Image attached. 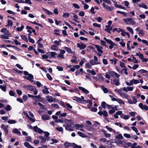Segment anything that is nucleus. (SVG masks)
Wrapping results in <instances>:
<instances>
[{
	"label": "nucleus",
	"mask_w": 148,
	"mask_h": 148,
	"mask_svg": "<svg viewBox=\"0 0 148 148\" xmlns=\"http://www.w3.org/2000/svg\"><path fill=\"white\" fill-rule=\"evenodd\" d=\"M123 21L127 24L135 25L136 24V22L134 20L131 18H124L123 19Z\"/></svg>",
	"instance_id": "f257e3e1"
},
{
	"label": "nucleus",
	"mask_w": 148,
	"mask_h": 148,
	"mask_svg": "<svg viewBox=\"0 0 148 148\" xmlns=\"http://www.w3.org/2000/svg\"><path fill=\"white\" fill-rule=\"evenodd\" d=\"M98 114L100 116H102L103 115V117L108 122H109L108 119L106 118V117L108 116V112L104 110L103 111H100L98 112Z\"/></svg>",
	"instance_id": "f03ea898"
},
{
	"label": "nucleus",
	"mask_w": 148,
	"mask_h": 148,
	"mask_svg": "<svg viewBox=\"0 0 148 148\" xmlns=\"http://www.w3.org/2000/svg\"><path fill=\"white\" fill-rule=\"evenodd\" d=\"M64 122L67 125V126H70L71 127H72L74 123L73 121L71 119H65L64 120Z\"/></svg>",
	"instance_id": "7ed1b4c3"
},
{
	"label": "nucleus",
	"mask_w": 148,
	"mask_h": 148,
	"mask_svg": "<svg viewBox=\"0 0 148 148\" xmlns=\"http://www.w3.org/2000/svg\"><path fill=\"white\" fill-rule=\"evenodd\" d=\"M132 99H128V102L130 104H136L137 102V100L135 97L133 96H131Z\"/></svg>",
	"instance_id": "20e7f679"
},
{
	"label": "nucleus",
	"mask_w": 148,
	"mask_h": 148,
	"mask_svg": "<svg viewBox=\"0 0 148 148\" xmlns=\"http://www.w3.org/2000/svg\"><path fill=\"white\" fill-rule=\"evenodd\" d=\"M59 51L60 52V53L58 55L57 57L62 59H64V54L65 53V51L64 50H62L60 49H59Z\"/></svg>",
	"instance_id": "39448f33"
},
{
	"label": "nucleus",
	"mask_w": 148,
	"mask_h": 148,
	"mask_svg": "<svg viewBox=\"0 0 148 148\" xmlns=\"http://www.w3.org/2000/svg\"><path fill=\"white\" fill-rule=\"evenodd\" d=\"M45 98L49 102L51 103L56 101V99L52 96L47 95L46 96Z\"/></svg>",
	"instance_id": "423d86ee"
},
{
	"label": "nucleus",
	"mask_w": 148,
	"mask_h": 148,
	"mask_svg": "<svg viewBox=\"0 0 148 148\" xmlns=\"http://www.w3.org/2000/svg\"><path fill=\"white\" fill-rule=\"evenodd\" d=\"M8 125L5 126L3 124L1 125V128L4 130L5 134H7L8 133Z\"/></svg>",
	"instance_id": "0eeeda50"
},
{
	"label": "nucleus",
	"mask_w": 148,
	"mask_h": 148,
	"mask_svg": "<svg viewBox=\"0 0 148 148\" xmlns=\"http://www.w3.org/2000/svg\"><path fill=\"white\" fill-rule=\"evenodd\" d=\"M47 54L49 56V58L52 57L56 58V56L57 55V53L55 52H50L47 53Z\"/></svg>",
	"instance_id": "6e6552de"
},
{
	"label": "nucleus",
	"mask_w": 148,
	"mask_h": 148,
	"mask_svg": "<svg viewBox=\"0 0 148 148\" xmlns=\"http://www.w3.org/2000/svg\"><path fill=\"white\" fill-rule=\"evenodd\" d=\"M109 73L112 77H116L118 78L120 76L119 75L114 71H110L109 72Z\"/></svg>",
	"instance_id": "1a4fd4ad"
},
{
	"label": "nucleus",
	"mask_w": 148,
	"mask_h": 148,
	"mask_svg": "<svg viewBox=\"0 0 148 148\" xmlns=\"http://www.w3.org/2000/svg\"><path fill=\"white\" fill-rule=\"evenodd\" d=\"M77 46L81 50H82L84 49L86 47V46L83 43H77Z\"/></svg>",
	"instance_id": "9d476101"
},
{
	"label": "nucleus",
	"mask_w": 148,
	"mask_h": 148,
	"mask_svg": "<svg viewBox=\"0 0 148 148\" xmlns=\"http://www.w3.org/2000/svg\"><path fill=\"white\" fill-rule=\"evenodd\" d=\"M34 131L36 132H38L39 133H41L43 132V131L40 128H38L37 126H34L33 127Z\"/></svg>",
	"instance_id": "9b49d317"
},
{
	"label": "nucleus",
	"mask_w": 148,
	"mask_h": 148,
	"mask_svg": "<svg viewBox=\"0 0 148 148\" xmlns=\"http://www.w3.org/2000/svg\"><path fill=\"white\" fill-rule=\"evenodd\" d=\"M138 106L139 107L143 110H148V106L145 105H143L142 103H140Z\"/></svg>",
	"instance_id": "f8f14e48"
},
{
	"label": "nucleus",
	"mask_w": 148,
	"mask_h": 148,
	"mask_svg": "<svg viewBox=\"0 0 148 148\" xmlns=\"http://www.w3.org/2000/svg\"><path fill=\"white\" fill-rule=\"evenodd\" d=\"M94 45L95 46L96 48L97 51L100 53H102L103 51L102 50V49H103V47L101 46H99V45Z\"/></svg>",
	"instance_id": "ddd939ff"
},
{
	"label": "nucleus",
	"mask_w": 148,
	"mask_h": 148,
	"mask_svg": "<svg viewBox=\"0 0 148 148\" xmlns=\"http://www.w3.org/2000/svg\"><path fill=\"white\" fill-rule=\"evenodd\" d=\"M78 88L86 94H88L89 93V92L88 90L82 87L79 86Z\"/></svg>",
	"instance_id": "4468645a"
},
{
	"label": "nucleus",
	"mask_w": 148,
	"mask_h": 148,
	"mask_svg": "<svg viewBox=\"0 0 148 148\" xmlns=\"http://www.w3.org/2000/svg\"><path fill=\"white\" fill-rule=\"evenodd\" d=\"M63 48L68 53L74 54L75 53L74 52L72 51V50L70 48L67 47H63Z\"/></svg>",
	"instance_id": "2eb2a0df"
},
{
	"label": "nucleus",
	"mask_w": 148,
	"mask_h": 148,
	"mask_svg": "<svg viewBox=\"0 0 148 148\" xmlns=\"http://www.w3.org/2000/svg\"><path fill=\"white\" fill-rule=\"evenodd\" d=\"M120 96L123 98L125 99H128L129 97V95L125 92H122Z\"/></svg>",
	"instance_id": "dca6fc26"
},
{
	"label": "nucleus",
	"mask_w": 148,
	"mask_h": 148,
	"mask_svg": "<svg viewBox=\"0 0 148 148\" xmlns=\"http://www.w3.org/2000/svg\"><path fill=\"white\" fill-rule=\"evenodd\" d=\"M16 1L18 3H28L29 4H31L32 3L30 0H25V1H20L19 0H17Z\"/></svg>",
	"instance_id": "f3484780"
},
{
	"label": "nucleus",
	"mask_w": 148,
	"mask_h": 148,
	"mask_svg": "<svg viewBox=\"0 0 148 148\" xmlns=\"http://www.w3.org/2000/svg\"><path fill=\"white\" fill-rule=\"evenodd\" d=\"M105 27L106 28L105 29V30L106 31L110 33V31L112 30V28L110 27V25H106Z\"/></svg>",
	"instance_id": "a211bd4d"
},
{
	"label": "nucleus",
	"mask_w": 148,
	"mask_h": 148,
	"mask_svg": "<svg viewBox=\"0 0 148 148\" xmlns=\"http://www.w3.org/2000/svg\"><path fill=\"white\" fill-rule=\"evenodd\" d=\"M42 9L43 11L45 12L48 15H51L53 13L52 12L48 10L45 9L44 8H42Z\"/></svg>",
	"instance_id": "6ab92c4d"
},
{
	"label": "nucleus",
	"mask_w": 148,
	"mask_h": 148,
	"mask_svg": "<svg viewBox=\"0 0 148 148\" xmlns=\"http://www.w3.org/2000/svg\"><path fill=\"white\" fill-rule=\"evenodd\" d=\"M12 132L14 134L20 135L21 134V132L19 131L17 128H14L12 130Z\"/></svg>",
	"instance_id": "aec40b11"
},
{
	"label": "nucleus",
	"mask_w": 148,
	"mask_h": 148,
	"mask_svg": "<svg viewBox=\"0 0 148 148\" xmlns=\"http://www.w3.org/2000/svg\"><path fill=\"white\" fill-rule=\"evenodd\" d=\"M42 119L44 120H48L49 116L47 115H42Z\"/></svg>",
	"instance_id": "412c9836"
},
{
	"label": "nucleus",
	"mask_w": 148,
	"mask_h": 148,
	"mask_svg": "<svg viewBox=\"0 0 148 148\" xmlns=\"http://www.w3.org/2000/svg\"><path fill=\"white\" fill-rule=\"evenodd\" d=\"M138 6L145 9H147V6L144 3H139L138 5Z\"/></svg>",
	"instance_id": "4be33fe9"
},
{
	"label": "nucleus",
	"mask_w": 148,
	"mask_h": 148,
	"mask_svg": "<svg viewBox=\"0 0 148 148\" xmlns=\"http://www.w3.org/2000/svg\"><path fill=\"white\" fill-rule=\"evenodd\" d=\"M119 79H113V82L114 84L116 86L119 85L120 84L119 82Z\"/></svg>",
	"instance_id": "5701e85b"
},
{
	"label": "nucleus",
	"mask_w": 148,
	"mask_h": 148,
	"mask_svg": "<svg viewBox=\"0 0 148 148\" xmlns=\"http://www.w3.org/2000/svg\"><path fill=\"white\" fill-rule=\"evenodd\" d=\"M121 117L124 119L127 120L130 117V116L127 115H121Z\"/></svg>",
	"instance_id": "b1692460"
},
{
	"label": "nucleus",
	"mask_w": 148,
	"mask_h": 148,
	"mask_svg": "<svg viewBox=\"0 0 148 148\" xmlns=\"http://www.w3.org/2000/svg\"><path fill=\"white\" fill-rule=\"evenodd\" d=\"M39 138L42 140L40 143L42 144L45 143L46 142V140H47L46 139V138H45L41 136H40L39 137Z\"/></svg>",
	"instance_id": "393cba45"
},
{
	"label": "nucleus",
	"mask_w": 148,
	"mask_h": 148,
	"mask_svg": "<svg viewBox=\"0 0 148 148\" xmlns=\"http://www.w3.org/2000/svg\"><path fill=\"white\" fill-rule=\"evenodd\" d=\"M24 145L25 147L28 148H34L33 147L31 146L29 143L27 142L24 143Z\"/></svg>",
	"instance_id": "a878e982"
},
{
	"label": "nucleus",
	"mask_w": 148,
	"mask_h": 148,
	"mask_svg": "<svg viewBox=\"0 0 148 148\" xmlns=\"http://www.w3.org/2000/svg\"><path fill=\"white\" fill-rule=\"evenodd\" d=\"M73 99L78 102H79L81 101V98L77 97H73Z\"/></svg>",
	"instance_id": "bb28decb"
},
{
	"label": "nucleus",
	"mask_w": 148,
	"mask_h": 148,
	"mask_svg": "<svg viewBox=\"0 0 148 148\" xmlns=\"http://www.w3.org/2000/svg\"><path fill=\"white\" fill-rule=\"evenodd\" d=\"M130 81L132 85H133V84H137L139 83V81H138L137 80L135 79H132V80H131Z\"/></svg>",
	"instance_id": "cd10ccee"
},
{
	"label": "nucleus",
	"mask_w": 148,
	"mask_h": 148,
	"mask_svg": "<svg viewBox=\"0 0 148 148\" xmlns=\"http://www.w3.org/2000/svg\"><path fill=\"white\" fill-rule=\"evenodd\" d=\"M117 61V60L115 58H114L113 59H110V62H111L112 64L114 63V64H116Z\"/></svg>",
	"instance_id": "c85d7f7f"
},
{
	"label": "nucleus",
	"mask_w": 148,
	"mask_h": 148,
	"mask_svg": "<svg viewBox=\"0 0 148 148\" xmlns=\"http://www.w3.org/2000/svg\"><path fill=\"white\" fill-rule=\"evenodd\" d=\"M75 126L76 127L77 129H78L79 128H83L84 127V126L83 125H79L78 124H75Z\"/></svg>",
	"instance_id": "c756f323"
},
{
	"label": "nucleus",
	"mask_w": 148,
	"mask_h": 148,
	"mask_svg": "<svg viewBox=\"0 0 148 148\" xmlns=\"http://www.w3.org/2000/svg\"><path fill=\"white\" fill-rule=\"evenodd\" d=\"M51 49L54 51H57L58 50V47L56 45H53L51 47Z\"/></svg>",
	"instance_id": "7c9ffc66"
},
{
	"label": "nucleus",
	"mask_w": 148,
	"mask_h": 148,
	"mask_svg": "<svg viewBox=\"0 0 148 148\" xmlns=\"http://www.w3.org/2000/svg\"><path fill=\"white\" fill-rule=\"evenodd\" d=\"M89 63L91 65H94L99 64V63L98 62H95L93 60H90L89 62Z\"/></svg>",
	"instance_id": "2f4dec72"
},
{
	"label": "nucleus",
	"mask_w": 148,
	"mask_h": 148,
	"mask_svg": "<svg viewBox=\"0 0 148 148\" xmlns=\"http://www.w3.org/2000/svg\"><path fill=\"white\" fill-rule=\"evenodd\" d=\"M4 34L5 35L8 36V37L11 36V34L8 30H7L5 32H4Z\"/></svg>",
	"instance_id": "473e14b6"
},
{
	"label": "nucleus",
	"mask_w": 148,
	"mask_h": 148,
	"mask_svg": "<svg viewBox=\"0 0 148 148\" xmlns=\"http://www.w3.org/2000/svg\"><path fill=\"white\" fill-rule=\"evenodd\" d=\"M44 134H45V137H46V139L47 140V141H48L49 139H50V138L48 137L49 136V133L47 132H44Z\"/></svg>",
	"instance_id": "72a5a7b5"
},
{
	"label": "nucleus",
	"mask_w": 148,
	"mask_h": 148,
	"mask_svg": "<svg viewBox=\"0 0 148 148\" xmlns=\"http://www.w3.org/2000/svg\"><path fill=\"white\" fill-rule=\"evenodd\" d=\"M114 5H115V6L116 7V8L122 9H124L125 10L126 9L125 8V7H124L122 5H119L118 4H115Z\"/></svg>",
	"instance_id": "f704fd0d"
},
{
	"label": "nucleus",
	"mask_w": 148,
	"mask_h": 148,
	"mask_svg": "<svg viewBox=\"0 0 148 148\" xmlns=\"http://www.w3.org/2000/svg\"><path fill=\"white\" fill-rule=\"evenodd\" d=\"M48 88L44 89L42 90L43 93L47 95L49 93V92L48 90Z\"/></svg>",
	"instance_id": "c9c22d12"
},
{
	"label": "nucleus",
	"mask_w": 148,
	"mask_h": 148,
	"mask_svg": "<svg viewBox=\"0 0 148 148\" xmlns=\"http://www.w3.org/2000/svg\"><path fill=\"white\" fill-rule=\"evenodd\" d=\"M122 4H124V5L128 8H130L129 6V3L127 1H125L122 3Z\"/></svg>",
	"instance_id": "e433bc0d"
},
{
	"label": "nucleus",
	"mask_w": 148,
	"mask_h": 148,
	"mask_svg": "<svg viewBox=\"0 0 148 148\" xmlns=\"http://www.w3.org/2000/svg\"><path fill=\"white\" fill-rule=\"evenodd\" d=\"M86 71L87 72L90 73L92 74V75H94L96 74V73L95 72V71L93 70H90L89 69H88L86 70Z\"/></svg>",
	"instance_id": "4c0bfd02"
},
{
	"label": "nucleus",
	"mask_w": 148,
	"mask_h": 148,
	"mask_svg": "<svg viewBox=\"0 0 148 148\" xmlns=\"http://www.w3.org/2000/svg\"><path fill=\"white\" fill-rule=\"evenodd\" d=\"M21 39L23 40H24L26 42H28V40L27 39V38L26 36L24 35H21Z\"/></svg>",
	"instance_id": "58836bf2"
},
{
	"label": "nucleus",
	"mask_w": 148,
	"mask_h": 148,
	"mask_svg": "<svg viewBox=\"0 0 148 148\" xmlns=\"http://www.w3.org/2000/svg\"><path fill=\"white\" fill-rule=\"evenodd\" d=\"M115 92H116L117 93H118L120 95H121V94L122 92V89H118L117 88L115 90Z\"/></svg>",
	"instance_id": "ea45409f"
},
{
	"label": "nucleus",
	"mask_w": 148,
	"mask_h": 148,
	"mask_svg": "<svg viewBox=\"0 0 148 148\" xmlns=\"http://www.w3.org/2000/svg\"><path fill=\"white\" fill-rule=\"evenodd\" d=\"M101 89L102 90H103L104 93H106L108 92V89L104 86H102L101 87Z\"/></svg>",
	"instance_id": "a19ab883"
},
{
	"label": "nucleus",
	"mask_w": 148,
	"mask_h": 148,
	"mask_svg": "<svg viewBox=\"0 0 148 148\" xmlns=\"http://www.w3.org/2000/svg\"><path fill=\"white\" fill-rule=\"evenodd\" d=\"M27 87L30 90L32 91H34L36 88L32 86L31 85H28L27 86Z\"/></svg>",
	"instance_id": "79ce46f5"
},
{
	"label": "nucleus",
	"mask_w": 148,
	"mask_h": 148,
	"mask_svg": "<svg viewBox=\"0 0 148 148\" xmlns=\"http://www.w3.org/2000/svg\"><path fill=\"white\" fill-rule=\"evenodd\" d=\"M0 88L3 91L5 92L6 90V86L5 85H0Z\"/></svg>",
	"instance_id": "37998d69"
},
{
	"label": "nucleus",
	"mask_w": 148,
	"mask_h": 148,
	"mask_svg": "<svg viewBox=\"0 0 148 148\" xmlns=\"http://www.w3.org/2000/svg\"><path fill=\"white\" fill-rule=\"evenodd\" d=\"M77 134L80 136L84 138L86 137V136L85 135L84 133L80 132H77Z\"/></svg>",
	"instance_id": "c03bdc74"
},
{
	"label": "nucleus",
	"mask_w": 148,
	"mask_h": 148,
	"mask_svg": "<svg viewBox=\"0 0 148 148\" xmlns=\"http://www.w3.org/2000/svg\"><path fill=\"white\" fill-rule=\"evenodd\" d=\"M24 26L22 25L21 27H18L16 28V30L18 32L21 31L24 28Z\"/></svg>",
	"instance_id": "a18cd8bd"
},
{
	"label": "nucleus",
	"mask_w": 148,
	"mask_h": 148,
	"mask_svg": "<svg viewBox=\"0 0 148 148\" xmlns=\"http://www.w3.org/2000/svg\"><path fill=\"white\" fill-rule=\"evenodd\" d=\"M28 75V77H25L27 78V79L29 81H30L32 79H34V77H33V75H32V74H29V75Z\"/></svg>",
	"instance_id": "49530a36"
},
{
	"label": "nucleus",
	"mask_w": 148,
	"mask_h": 148,
	"mask_svg": "<svg viewBox=\"0 0 148 148\" xmlns=\"http://www.w3.org/2000/svg\"><path fill=\"white\" fill-rule=\"evenodd\" d=\"M117 102L120 104H124L125 103V102L122 99L119 98L118 99V101Z\"/></svg>",
	"instance_id": "de8ad7c7"
},
{
	"label": "nucleus",
	"mask_w": 148,
	"mask_h": 148,
	"mask_svg": "<svg viewBox=\"0 0 148 148\" xmlns=\"http://www.w3.org/2000/svg\"><path fill=\"white\" fill-rule=\"evenodd\" d=\"M119 29L121 31V35L123 36H125L126 32L124 30L120 28H119Z\"/></svg>",
	"instance_id": "09e8293b"
},
{
	"label": "nucleus",
	"mask_w": 148,
	"mask_h": 148,
	"mask_svg": "<svg viewBox=\"0 0 148 148\" xmlns=\"http://www.w3.org/2000/svg\"><path fill=\"white\" fill-rule=\"evenodd\" d=\"M116 138L120 140L122 139L123 138V137L122 136V135L121 134L116 135Z\"/></svg>",
	"instance_id": "8fccbe9b"
},
{
	"label": "nucleus",
	"mask_w": 148,
	"mask_h": 148,
	"mask_svg": "<svg viewBox=\"0 0 148 148\" xmlns=\"http://www.w3.org/2000/svg\"><path fill=\"white\" fill-rule=\"evenodd\" d=\"M8 123L10 124H14L16 123V121L14 120H9L8 121Z\"/></svg>",
	"instance_id": "3c124183"
},
{
	"label": "nucleus",
	"mask_w": 148,
	"mask_h": 148,
	"mask_svg": "<svg viewBox=\"0 0 148 148\" xmlns=\"http://www.w3.org/2000/svg\"><path fill=\"white\" fill-rule=\"evenodd\" d=\"M130 32L131 34H133L134 32L132 28L129 27H127L126 28Z\"/></svg>",
	"instance_id": "603ef678"
},
{
	"label": "nucleus",
	"mask_w": 148,
	"mask_h": 148,
	"mask_svg": "<svg viewBox=\"0 0 148 148\" xmlns=\"http://www.w3.org/2000/svg\"><path fill=\"white\" fill-rule=\"evenodd\" d=\"M61 40H60L59 41L55 40L53 42V43L56 45L57 46L59 45H60V43L61 42Z\"/></svg>",
	"instance_id": "864d4df0"
},
{
	"label": "nucleus",
	"mask_w": 148,
	"mask_h": 148,
	"mask_svg": "<svg viewBox=\"0 0 148 148\" xmlns=\"http://www.w3.org/2000/svg\"><path fill=\"white\" fill-rule=\"evenodd\" d=\"M104 39L108 43L110 44L113 42L111 40L107 39L106 37H104Z\"/></svg>",
	"instance_id": "5fc2aeb1"
},
{
	"label": "nucleus",
	"mask_w": 148,
	"mask_h": 148,
	"mask_svg": "<svg viewBox=\"0 0 148 148\" xmlns=\"http://www.w3.org/2000/svg\"><path fill=\"white\" fill-rule=\"evenodd\" d=\"M28 39L29 41L30 42L33 44H34L35 43V41L33 39L31 38L30 36H28Z\"/></svg>",
	"instance_id": "6e6d98bb"
},
{
	"label": "nucleus",
	"mask_w": 148,
	"mask_h": 148,
	"mask_svg": "<svg viewBox=\"0 0 148 148\" xmlns=\"http://www.w3.org/2000/svg\"><path fill=\"white\" fill-rule=\"evenodd\" d=\"M51 106L53 107L56 108H59L58 105L56 103H53L51 104Z\"/></svg>",
	"instance_id": "4d7b16f0"
},
{
	"label": "nucleus",
	"mask_w": 148,
	"mask_h": 148,
	"mask_svg": "<svg viewBox=\"0 0 148 148\" xmlns=\"http://www.w3.org/2000/svg\"><path fill=\"white\" fill-rule=\"evenodd\" d=\"M70 126H66L65 127L66 130L69 131H73V129L70 127Z\"/></svg>",
	"instance_id": "13d9d810"
},
{
	"label": "nucleus",
	"mask_w": 148,
	"mask_h": 148,
	"mask_svg": "<svg viewBox=\"0 0 148 148\" xmlns=\"http://www.w3.org/2000/svg\"><path fill=\"white\" fill-rule=\"evenodd\" d=\"M56 130L59 132H62L63 131V128L62 127H56L55 128Z\"/></svg>",
	"instance_id": "bf43d9fd"
},
{
	"label": "nucleus",
	"mask_w": 148,
	"mask_h": 148,
	"mask_svg": "<svg viewBox=\"0 0 148 148\" xmlns=\"http://www.w3.org/2000/svg\"><path fill=\"white\" fill-rule=\"evenodd\" d=\"M0 38H3V39H9V38L8 37V36H6V35H5L4 34L1 35H0Z\"/></svg>",
	"instance_id": "052dcab7"
},
{
	"label": "nucleus",
	"mask_w": 148,
	"mask_h": 148,
	"mask_svg": "<svg viewBox=\"0 0 148 148\" xmlns=\"http://www.w3.org/2000/svg\"><path fill=\"white\" fill-rule=\"evenodd\" d=\"M106 103L104 101H102L101 103V105L103 108H106Z\"/></svg>",
	"instance_id": "680f3d73"
},
{
	"label": "nucleus",
	"mask_w": 148,
	"mask_h": 148,
	"mask_svg": "<svg viewBox=\"0 0 148 148\" xmlns=\"http://www.w3.org/2000/svg\"><path fill=\"white\" fill-rule=\"evenodd\" d=\"M112 109L114 110H115V111L118 110L119 109L118 106L117 105H113L112 107Z\"/></svg>",
	"instance_id": "e2e57ef3"
},
{
	"label": "nucleus",
	"mask_w": 148,
	"mask_h": 148,
	"mask_svg": "<svg viewBox=\"0 0 148 148\" xmlns=\"http://www.w3.org/2000/svg\"><path fill=\"white\" fill-rule=\"evenodd\" d=\"M100 141L103 142L104 143L106 142V143H108L109 142H110V141H107V140L105 138H101L100 139Z\"/></svg>",
	"instance_id": "0e129e2a"
},
{
	"label": "nucleus",
	"mask_w": 148,
	"mask_h": 148,
	"mask_svg": "<svg viewBox=\"0 0 148 148\" xmlns=\"http://www.w3.org/2000/svg\"><path fill=\"white\" fill-rule=\"evenodd\" d=\"M147 72V71L144 69H141L138 71V73L139 74H142L144 73H146Z\"/></svg>",
	"instance_id": "69168bd1"
},
{
	"label": "nucleus",
	"mask_w": 148,
	"mask_h": 148,
	"mask_svg": "<svg viewBox=\"0 0 148 148\" xmlns=\"http://www.w3.org/2000/svg\"><path fill=\"white\" fill-rule=\"evenodd\" d=\"M9 94L11 96L15 97V93L12 90H11L10 91Z\"/></svg>",
	"instance_id": "338daca9"
},
{
	"label": "nucleus",
	"mask_w": 148,
	"mask_h": 148,
	"mask_svg": "<svg viewBox=\"0 0 148 148\" xmlns=\"http://www.w3.org/2000/svg\"><path fill=\"white\" fill-rule=\"evenodd\" d=\"M73 146L74 148H81V146L78 145L75 143L73 144Z\"/></svg>",
	"instance_id": "774afa93"
}]
</instances>
